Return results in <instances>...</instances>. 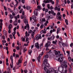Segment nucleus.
<instances>
[{
	"instance_id": "obj_1",
	"label": "nucleus",
	"mask_w": 73,
	"mask_h": 73,
	"mask_svg": "<svg viewBox=\"0 0 73 73\" xmlns=\"http://www.w3.org/2000/svg\"><path fill=\"white\" fill-rule=\"evenodd\" d=\"M51 44V42L49 41H48L45 44V47H46V50L47 51V50H48L49 49L48 48L49 46H50V45Z\"/></svg>"
},
{
	"instance_id": "obj_2",
	"label": "nucleus",
	"mask_w": 73,
	"mask_h": 73,
	"mask_svg": "<svg viewBox=\"0 0 73 73\" xmlns=\"http://www.w3.org/2000/svg\"><path fill=\"white\" fill-rule=\"evenodd\" d=\"M37 9H35L34 12V15H35V16H37L38 15V12H37V11H38V9L40 10H41V7L40 6H38L37 7Z\"/></svg>"
},
{
	"instance_id": "obj_3",
	"label": "nucleus",
	"mask_w": 73,
	"mask_h": 73,
	"mask_svg": "<svg viewBox=\"0 0 73 73\" xmlns=\"http://www.w3.org/2000/svg\"><path fill=\"white\" fill-rule=\"evenodd\" d=\"M44 54V52H42V53H41L39 55V56H38V57L37 58V60L39 62H40V59L41 58V56H42V55Z\"/></svg>"
},
{
	"instance_id": "obj_4",
	"label": "nucleus",
	"mask_w": 73,
	"mask_h": 73,
	"mask_svg": "<svg viewBox=\"0 0 73 73\" xmlns=\"http://www.w3.org/2000/svg\"><path fill=\"white\" fill-rule=\"evenodd\" d=\"M58 17V20H60V21H62L61 20V18L62 16L61 15V13L60 12H58L57 13Z\"/></svg>"
},
{
	"instance_id": "obj_5",
	"label": "nucleus",
	"mask_w": 73,
	"mask_h": 73,
	"mask_svg": "<svg viewBox=\"0 0 73 73\" xmlns=\"http://www.w3.org/2000/svg\"><path fill=\"white\" fill-rule=\"evenodd\" d=\"M54 38H55V36L53 35L50 38L48 37V40H50V41H52V40H53L54 39Z\"/></svg>"
},
{
	"instance_id": "obj_6",
	"label": "nucleus",
	"mask_w": 73,
	"mask_h": 73,
	"mask_svg": "<svg viewBox=\"0 0 73 73\" xmlns=\"http://www.w3.org/2000/svg\"><path fill=\"white\" fill-rule=\"evenodd\" d=\"M59 45L60 46V48H61L62 46H64L65 45V43L62 42V41H61L59 42Z\"/></svg>"
},
{
	"instance_id": "obj_7",
	"label": "nucleus",
	"mask_w": 73,
	"mask_h": 73,
	"mask_svg": "<svg viewBox=\"0 0 73 73\" xmlns=\"http://www.w3.org/2000/svg\"><path fill=\"white\" fill-rule=\"evenodd\" d=\"M44 69L45 71V72H46V73H49V70L48 69H47V68L45 66L44 67Z\"/></svg>"
},
{
	"instance_id": "obj_8",
	"label": "nucleus",
	"mask_w": 73,
	"mask_h": 73,
	"mask_svg": "<svg viewBox=\"0 0 73 73\" xmlns=\"http://www.w3.org/2000/svg\"><path fill=\"white\" fill-rule=\"evenodd\" d=\"M23 60V58H22L21 57L20 59H19L18 61V62L17 63V65H19V64H20V63H21L22 62V60Z\"/></svg>"
},
{
	"instance_id": "obj_9",
	"label": "nucleus",
	"mask_w": 73,
	"mask_h": 73,
	"mask_svg": "<svg viewBox=\"0 0 73 73\" xmlns=\"http://www.w3.org/2000/svg\"><path fill=\"white\" fill-rule=\"evenodd\" d=\"M35 46L36 48H37V49H39V48H40V47L39 46V44H38V43H35Z\"/></svg>"
},
{
	"instance_id": "obj_10",
	"label": "nucleus",
	"mask_w": 73,
	"mask_h": 73,
	"mask_svg": "<svg viewBox=\"0 0 73 73\" xmlns=\"http://www.w3.org/2000/svg\"><path fill=\"white\" fill-rule=\"evenodd\" d=\"M32 19L34 20L35 22V23L37 22V19H36V16L35 15L33 16H32Z\"/></svg>"
},
{
	"instance_id": "obj_11",
	"label": "nucleus",
	"mask_w": 73,
	"mask_h": 73,
	"mask_svg": "<svg viewBox=\"0 0 73 73\" xmlns=\"http://www.w3.org/2000/svg\"><path fill=\"white\" fill-rule=\"evenodd\" d=\"M3 35L6 36V37H7V31L5 30H3Z\"/></svg>"
},
{
	"instance_id": "obj_12",
	"label": "nucleus",
	"mask_w": 73,
	"mask_h": 73,
	"mask_svg": "<svg viewBox=\"0 0 73 73\" xmlns=\"http://www.w3.org/2000/svg\"><path fill=\"white\" fill-rule=\"evenodd\" d=\"M10 5L11 8L13 7V6H14V5H15L13 2H12L10 4Z\"/></svg>"
},
{
	"instance_id": "obj_13",
	"label": "nucleus",
	"mask_w": 73,
	"mask_h": 73,
	"mask_svg": "<svg viewBox=\"0 0 73 73\" xmlns=\"http://www.w3.org/2000/svg\"><path fill=\"white\" fill-rule=\"evenodd\" d=\"M55 54L56 55H58V56H59V54H60V51H58V52L57 51H56L55 52Z\"/></svg>"
},
{
	"instance_id": "obj_14",
	"label": "nucleus",
	"mask_w": 73,
	"mask_h": 73,
	"mask_svg": "<svg viewBox=\"0 0 73 73\" xmlns=\"http://www.w3.org/2000/svg\"><path fill=\"white\" fill-rule=\"evenodd\" d=\"M63 71H64V68L60 67V68H59V72H62Z\"/></svg>"
},
{
	"instance_id": "obj_15",
	"label": "nucleus",
	"mask_w": 73,
	"mask_h": 73,
	"mask_svg": "<svg viewBox=\"0 0 73 73\" xmlns=\"http://www.w3.org/2000/svg\"><path fill=\"white\" fill-rule=\"evenodd\" d=\"M27 27L28 28L27 29H29V24H27L26 26L25 27V29H27Z\"/></svg>"
},
{
	"instance_id": "obj_16",
	"label": "nucleus",
	"mask_w": 73,
	"mask_h": 73,
	"mask_svg": "<svg viewBox=\"0 0 73 73\" xmlns=\"http://www.w3.org/2000/svg\"><path fill=\"white\" fill-rule=\"evenodd\" d=\"M10 59L11 60V63L12 64V65L13 66V56H10Z\"/></svg>"
},
{
	"instance_id": "obj_17",
	"label": "nucleus",
	"mask_w": 73,
	"mask_h": 73,
	"mask_svg": "<svg viewBox=\"0 0 73 73\" xmlns=\"http://www.w3.org/2000/svg\"><path fill=\"white\" fill-rule=\"evenodd\" d=\"M24 23L26 24H28V20H27L26 19H24Z\"/></svg>"
},
{
	"instance_id": "obj_18",
	"label": "nucleus",
	"mask_w": 73,
	"mask_h": 73,
	"mask_svg": "<svg viewBox=\"0 0 73 73\" xmlns=\"http://www.w3.org/2000/svg\"><path fill=\"white\" fill-rule=\"evenodd\" d=\"M58 61H59V62H62L63 61V59L62 58H58Z\"/></svg>"
},
{
	"instance_id": "obj_19",
	"label": "nucleus",
	"mask_w": 73,
	"mask_h": 73,
	"mask_svg": "<svg viewBox=\"0 0 73 73\" xmlns=\"http://www.w3.org/2000/svg\"><path fill=\"white\" fill-rule=\"evenodd\" d=\"M13 27V26H12V25L10 24L9 26V27H8V29H11V28H12Z\"/></svg>"
},
{
	"instance_id": "obj_20",
	"label": "nucleus",
	"mask_w": 73,
	"mask_h": 73,
	"mask_svg": "<svg viewBox=\"0 0 73 73\" xmlns=\"http://www.w3.org/2000/svg\"><path fill=\"white\" fill-rule=\"evenodd\" d=\"M35 32H33L31 34V36H32V37L33 38H34L35 37H34V35H35Z\"/></svg>"
},
{
	"instance_id": "obj_21",
	"label": "nucleus",
	"mask_w": 73,
	"mask_h": 73,
	"mask_svg": "<svg viewBox=\"0 0 73 73\" xmlns=\"http://www.w3.org/2000/svg\"><path fill=\"white\" fill-rule=\"evenodd\" d=\"M60 32V28H58V29H57V31L56 32L57 34L58 35V33Z\"/></svg>"
},
{
	"instance_id": "obj_22",
	"label": "nucleus",
	"mask_w": 73,
	"mask_h": 73,
	"mask_svg": "<svg viewBox=\"0 0 73 73\" xmlns=\"http://www.w3.org/2000/svg\"><path fill=\"white\" fill-rule=\"evenodd\" d=\"M63 55L62 54H60L58 56H56V57H60L61 58H63V57H62Z\"/></svg>"
},
{
	"instance_id": "obj_23",
	"label": "nucleus",
	"mask_w": 73,
	"mask_h": 73,
	"mask_svg": "<svg viewBox=\"0 0 73 73\" xmlns=\"http://www.w3.org/2000/svg\"><path fill=\"white\" fill-rule=\"evenodd\" d=\"M44 64L45 66H46V67H48L50 66V64H48V63H46V64L45 63Z\"/></svg>"
},
{
	"instance_id": "obj_24",
	"label": "nucleus",
	"mask_w": 73,
	"mask_h": 73,
	"mask_svg": "<svg viewBox=\"0 0 73 73\" xmlns=\"http://www.w3.org/2000/svg\"><path fill=\"white\" fill-rule=\"evenodd\" d=\"M3 20L2 19H1L0 20V25L1 26H3Z\"/></svg>"
},
{
	"instance_id": "obj_25",
	"label": "nucleus",
	"mask_w": 73,
	"mask_h": 73,
	"mask_svg": "<svg viewBox=\"0 0 73 73\" xmlns=\"http://www.w3.org/2000/svg\"><path fill=\"white\" fill-rule=\"evenodd\" d=\"M13 24L14 25H15V26H17V21H15L13 23Z\"/></svg>"
},
{
	"instance_id": "obj_26",
	"label": "nucleus",
	"mask_w": 73,
	"mask_h": 73,
	"mask_svg": "<svg viewBox=\"0 0 73 73\" xmlns=\"http://www.w3.org/2000/svg\"><path fill=\"white\" fill-rule=\"evenodd\" d=\"M51 35V34H50L49 33L45 35V36H46V37H49V36H50Z\"/></svg>"
},
{
	"instance_id": "obj_27",
	"label": "nucleus",
	"mask_w": 73,
	"mask_h": 73,
	"mask_svg": "<svg viewBox=\"0 0 73 73\" xmlns=\"http://www.w3.org/2000/svg\"><path fill=\"white\" fill-rule=\"evenodd\" d=\"M52 44H55V45H57V40H55V41H53L52 42Z\"/></svg>"
},
{
	"instance_id": "obj_28",
	"label": "nucleus",
	"mask_w": 73,
	"mask_h": 73,
	"mask_svg": "<svg viewBox=\"0 0 73 73\" xmlns=\"http://www.w3.org/2000/svg\"><path fill=\"white\" fill-rule=\"evenodd\" d=\"M7 69H8V70H9V71H7V73H11V71H10V68H9V67H8Z\"/></svg>"
},
{
	"instance_id": "obj_29",
	"label": "nucleus",
	"mask_w": 73,
	"mask_h": 73,
	"mask_svg": "<svg viewBox=\"0 0 73 73\" xmlns=\"http://www.w3.org/2000/svg\"><path fill=\"white\" fill-rule=\"evenodd\" d=\"M35 39L36 40H39V38L38 37V35H37L36 36Z\"/></svg>"
},
{
	"instance_id": "obj_30",
	"label": "nucleus",
	"mask_w": 73,
	"mask_h": 73,
	"mask_svg": "<svg viewBox=\"0 0 73 73\" xmlns=\"http://www.w3.org/2000/svg\"><path fill=\"white\" fill-rule=\"evenodd\" d=\"M32 50H29V54H30V55H31V53H32Z\"/></svg>"
},
{
	"instance_id": "obj_31",
	"label": "nucleus",
	"mask_w": 73,
	"mask_h": 73,
	"mask_svg": "<svg viewBox=\"0 0 73 73\" xmlns=\"http://www.w3.org/2000/svg\"><path fill=\"white\" fill-rule=\"evenodd\" d=\"M26 9L27 10H29L31 9V7L29 6H26Z\"/></svg>"
},
{
	"instance_id": "obj_32",
	"label": "nucleus",
	"mask_w": 73,
	"mask_h": 73,
	"mask_svg": "<svg viewBox=\"0 0 73 73\" xmlns=\"http://www.w3.org/2000/svg\"><path fill=\"white\" fill-rule=\"evenodd\" d=\"M65 22L66 24V25H68V20L66 19H65Z\"/></svg>"
},
{
	"instance_id": "obj_33",
	"label": "nucleus",
	"mask_w": 73,
	"mask_h": 73,
	"mask_svg": "<svg viewBox=\"0 0 73 73\" xmlns=\"http://www.w3.org/2000/svg\"><path fill=\"white\" fill-rule=\"evenodd\" d=\"M44 62L43 64H46L48 62V60L47 59H45L44 60Z\"/></svg>"
},
{
	"instance_id": "obj_34",
	"label": "nucleus",
	"mask_w": 73,
	"mask_h": 73,
	"mask_svg": "<svg viewBox=\"0 0 73 73\" xmlns=\"http://www.w3.org/2000/svg\"><path fill=\"white\" fill-rule=\"evenodd\" d=\"M64 64H62L61 65V66H60L58 68V70H59V69H60V67H62V68H64Z\"/></svg>"
},
{
	"instance_id": "obj_35",
	"label": "nucleus",
	"mask_w": 73,
	"mask_h": 73,
	"mask_svg": "<svg viewBox=\"0 0 73 73\" xmlns=\"http://www.w3.org/2000/svg\"><path fill=\"white\" fill-rule=\"evenodd\" d=\"M44 57H45V58H48L49 57V56L48 54H46L45 56Z\"/></svg>"
},
{
	"instance_id": "obj_36",
	"label": "nucleus",
	"mask_w": 73,
	"mask_h": 73,
	"mask_svg": "<svg viewBox=\"0 0 73 73\" xmlns=\"http://www.w3.org/2000/svg\"><path fill=\"white\" fill-rule=\"evenodd\" d=\"M24 66H26L27 65V61H26L23 64Z\"/></svg>"
},
{
	"instance_id": "obj_37",
	"label": "nucleus",
	"mask_w": 73,
	"mask_h": 73,
	"mask_svg": "<svg viewBox=\"0 0 73 73\" xmlns=\"http://www.w3.org/2000/svg\"><path fill=\"white\" fill-rule=\"evenodd\" d=\"M66 52L68 54V56H69V55L70 54V52L69 51H67Z\"/></svg>"
},
{
	"instance_id": "obj_38",
	"label": "nucleus",
	"mask_w": 73,
	"mask_h": 73,
	"mask_svg": "<svg viewBox=\"0 0 73 73\" xmlns=\"http://www.w3.org/2000/svg\"><path fill=\"white\" fill-rule=\"evenodd\" d=\"M18 4H19V2H17L16 4L14 5V8H16V7L17 6V5H18Z\"/></svg>"
},
{
	"instance_id": "obj_39",
	"label": "nucleus",
	"mask_w": 73,
	"mask_h": 73,
	"mask_svg": "<svg viewBox=\"0 0 73 73\" xmlns=\"http://www.w3.org/2000/svg\"><path fill=\"white\" fill-rule=\"evenodd\" d=\"M27 50V48H25L23 49V52L24 53H25V52Z\"/></svg>"
},
{
	"instance_id": "obj_40",
	"label": "nucleus",
	"mask_w": 73,
	"mask_h": 73,
	"mask_svg": "<svg viewBox=\"0 0 73 73\" xmlns=\"http://www.w3.org/2000/svg\"><path fill=\"white\" fill-rule=\"evenodd\" d=\"M10 18L11 19H12L13 18V15H10Z\"/></svg>"
},
{
	"instance_id": "obj_41",
	"label": "nucleus",
	"mask_w": 73,
	"mask_h": 73,
	"mask_svg": "<svg viewBox=\"0 0 73 73\" xmlns=\"http://www.w3.org/2000/svg\"><path fill=\"white\" fill-rule=\"evenodd\" d=\"M43 27H44V24H42L41 25L40 28L41 29H42L43 28Z\"/></svg>"
},
{
	"instance_id": "obj_42",
	"label": "nucleus",
	"mask_w": 73,
	"mask_h": 73,
	"mask_svg": "<svg viewBox=\"0 0 73 73\" xmlns=\"http://www.w3.org/2000/svg\"><path fill=\"white\" fill-rule=\"evenodd\" d=\"M46 21H45V18L42 19V21H43V22H45Z\"/></svg>"
},
{
	"instance_id": "obj_43",
	"label": "nucleus",
	"mask_w": 73,
	"mask_h": 73,
	"mask_svg": "<svg viewBox=\"0 0 73 73\" xmlns=\"http://www.w3.org/2000/svg\"><path fill=\"white\" fill-rule=\"evenodd\" d=\"M49 12L52 13V14H53L54 13V11H53L52 10H51V11H49Z\"/></svg>"
},
{
	"instance_id": "obj_44",
	"label": "nucleus",
	"mask_w": 73,
	"mask_h": 73,
	"mask_svg": "<svg viewBox=\"0 0 73 73\" xmlns=\"http://www.w3.org/2000/svg\"><path fill=\"white\" fill-rule=\"evenodd\" d=\"M38 36L39 39H41L42 38V37H41V35H38Z\"/></svg>"
},
{
	"instance_id": "obj_45",
	"label": "nucleus",
	"mask_w": 73,
	"mask_h": 73,
	"mask_svg": "<svg viewBox=\"0 0 73 73\" xmlns=\"http://www.w3.org/2000/svg\"><path fill=\"white\" fill-rule=\"evenodd\" d=\"M14 17H15V21H17V17L15 16Z\"/></svg>"
},
{
	"instance_id": "obj_46",
	"label": "nucleus",
	"mask_w": 73,
	"mask_h": 73,
	"mask_svg": "<svg viewBox=\"0 0 73 73\" xmlns=\"http://www.w3.org/2000/svg\"><path fill=\"white\" fill-rule=\"evenodd\" d=\"M9 29V31H8V33H11V29Z\"/></svg>"
},
{
	"instance_id": "obj_47",
	"label": "nucleus",
	"mask_w": 73,
	"mask_h": 73,
	"mask_svg": "<svg viewBox=\"0 0 73 73\" xmlns=\"http://www.w3.org/2000/svg\"><path fill=\"white\" fill-rule=\"evenodd\" d=\"M29 33H32V30H30L28 31Z\"/></svg>"
},
{
	"instance_id": "obj_48",
	"label": "nucleus",
	"mask_w": 73,
	"mask_h": 73,
	"mask_svg": "<svg viewBox=\"0 0 73 73\" xmlns=\"http://www.w3.org/2000/svg\"><path fill=\"white\" fill-rule=\"evenodd\" d=\"M9 36L10 37V38H11V39H12V38H13V36H12V35H10Z\"/></svg>"
},
{
	"instance_id": "obj_49",
	"label": "nucleus",
	"mask_w": 73,
	"mask_h": 73,
	"mask_svg": "<svg viewBox=\"0 0 73 73\" xmlns=\"http://www.w3.org/2000/svg\"><path fill=\"white\" fill-rule=\"evenodd\" d=\"M49 3V0H46V3Z\"/></svg>"
},
{
	"instance_id": "obj_50",
	"label": "nucleus",
	"mask_w": 73,
	"mask_h": 73,
	"mask_svg": "<svg viewBox=\"0 0 73 73\" xmlns=\"http://www.w3.org/2000/svg\"><path fill=\"white\" fill-rule=\"evenodd\" d=\"M2 27H3L2 26H1L0 25V32H1V29H2Z\"/></svg>"
},
{
	"instance_id": "obj_51",
	"label": "nucleus",
	"mask_w": 73,
	"mask_h": 73,
	"mask_svg": "<svg viewBox=\"0 0 73 73\" xmlns=\"http://www.w3.org/2000/svg\"><path fill=\"white\" fill-rule=\"evenodd\" d=\"M22 41H25V38L22 37Z\"/></svg>"
},
{
	"instance_id": "obj_52",
	"label": "nucleus",
	"mask_w": 73,
	"mask_h": 73,
	"mask_svg": "<svg viewBox=\"0 0 73 73\" xmlns=\"http://www.w3.org/2000/svg\"><path fill=\"white\" fill-rule=\"evenodd\" d=\"M68 60L69 61H71V57H68Z\"/></svg>"
},
{
	"instance_id": "obj_53",
	"label": "nucleus",
	"mask_w": 73,
	"mask_h": 73,
	"mask_svg": "<svg viewBox=\"0 0 73 73\" xmlns=\"http://www.w3.org/2000/svg\"><path fill=\"white\" fill-rule=\"evenodd\" d=\"M47 7L48 9H50V6L49 5V4H47Z\"/></svg>"
},
{
	"instance_id": "obj_54",
	"label": "nucleus",
	"mask_w": 73,
	"mask_h": 73,
	"mask_svg": "<svg viewBox=\"0 0 73 73\" xmlns=\"http://www.w3.org/2000/svg\"><path fill=\"white\" fill-rule=\"evenodd\" d=\"M14 32H13V33H12V35H15V34L16 33V31H14Z\"/></svg>"
},
{
	"instance_id": "obj_55",
	"label": "nucleus",
	"mask_w": 73,
	"mask_h": 73,
	"mask_svg": "<svg viewBox=\"0 0 73 73\" xmlns=\"http://www.w3.org/2000/svg\"><path fill=\"white\" fill-rule=\"evenodd\" d=\"M2 38L3 40H5V36L4 35L2 36Z\"/></svg>"
},
{
	"instance_id": "obj_56",
	"label": "nucleus",
	"mask_w": 73,
	"mask_h": 73,
	"mask_svg": "<svg viewBox=\"0 0 73 73\" xmlns=\"http://www.w3.org/2000/svg\"><path fill=\"white\" fill-rule=\"evenodd\" d=\"M22 15L23 16H24V15H25V12H24V11H23Z\"/></svg>"
},
{
	"instance_id": "obj_57",
	"label": "nucleus",
	"mask_w": 73,
	"mask_h": 73,
	"mask_svg": "<svg viewBox=\"0 0 73 73\" xmlns=\"http://www.w3.org/2000/svg\"><path fill=\"white\" fill-rule=\"evenodd\" d=\"M63 64H64V65L66 64H67V63L66 62V61H64Z\"/></svg>"
},
{
	"instance_id": "obj_58",
	"label": "nucleus",
	"mask_w": 73,
	"mask_h": 73,
	"mask_svg": "<svg viewBox=\"0 0 73 73\" xmlns=\"http://www.w3.org/2000/svg\"><path fill=\"white\" fill-rule=\"evenodd\" d=\"M23 9H21L20 11H19V13H22V11H23Z\"/></svg>"
},
{
	"instance_id": "obj_59",
	"label": "nucleus",
	"mask_w": 73,
	"mask_h": 73,
	"mask_svg": "<svg viewBox=\"0 0 73 73\" xmlns=\"http://www.w3.org/2000/svg\"><path fill=\"white\" fill-rule=\"evenodd\" d=\"M17 34L18 36H19V37H20V34H19V32L17 33Z\"/></svg>"
},
{
	"instance_id": "obj_60",
	"label": "nucleus",
	"mask_w": 73,
	"mask_h": 73,
	"mask_svg": "<svg viewBox=\"0 0 73 73\" xmlns=\"http://www.w3.org/2000/svg\"><path fill=\"white\" fill-rule=\"evenodd\" d=\"M29 40V38H26V42H27V41H28Z\"/></svg>"
},
{
	"instance_id": "obj_61",
	"label": "nucleus",
	"mask_w": 73,
	"mask_h": 73,
	"mask_svg": "<svg viewBox=\"0 0 73 73\" xmlns=\"http://www.w3.org/2000/svg\"><path fill=\"white\" fill-rule=\"evenodd\" d=\"M43 43H41L40 45V47H42V46H43Z\"/></svg>"
},
{
	"instance_id": "obj_62",
	"label": "nucleus",
	"mask_w": 73,
	"mask_h": 73,
	"mask_svg": "<svg viewBox=\"0 0 73 73\" xmlns=\"http://www.w3.org/2000/svg\"><path fill=\"white\" fill-rule=\"evenodd\" d=\"M40 24L39 23L37 24L36 25V26H37V27H40Z\"/></svg>"
},
{
	"instance_id": "obj_63",
	"label": "nucleus",
	"mask_w": 73,
	"mask_h": 73,
	"mask_svg": "<svg viewBox=\"0 0 73 73\" xmlns=\"http://www.w3.org/2000/svg\"><path fill=\"white\" fill-rule=\"evenodd\" d=\"M16 48H17V50H19V47L18 46H17L16 47Z\"/></svg>"
},
{
	"instance_id": "obj_64",
	"label": "nucleus",
	"mask_w": 73,
	"mask_h": 73,
	"mask_svg": "<svg viewBox=\"0 0 73 73\" xmlns=\"http://www.w3.org/2000/svg\"><path fill=\"white\" fill-rule=\"evenodd\" d=\"M12 46L13 47H15V43H13L12 44Z\"/></svg>"
}]
</instances>
